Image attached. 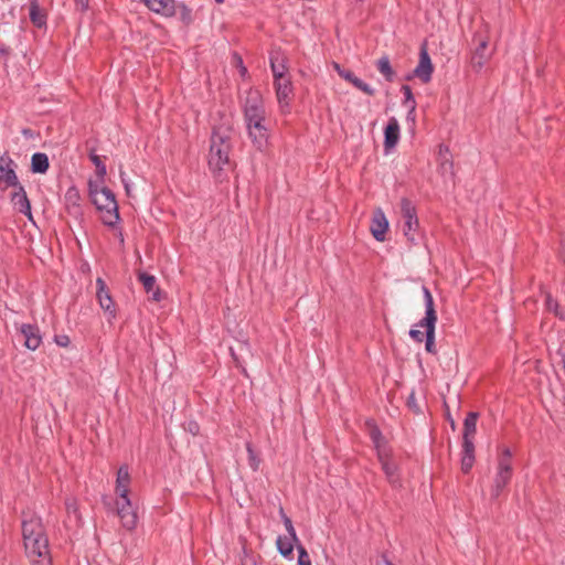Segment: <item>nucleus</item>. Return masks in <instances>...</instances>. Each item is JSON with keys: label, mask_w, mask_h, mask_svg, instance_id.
<instances>
[{"label": "nucleus", "mask_w": 565, "mask_h": 565, "mask_svg": "<svg viewBox=\"0 0 565 565\" xmlns=\"http://www.w3.org/2000/svg\"><path fill=\"white\" fill-rule=\"evenodd\" d=\"M433 64L426 49H422L418 65L413 71V76L419 78L423 83L431 79Z\"/></svg>", "instance_id": "nucleus-14"}, {"label": "nucleus", "mask_w": 565, "mask_h": 565, "mask_svg": "<svg viewBox=\"0 0 565 565\" xmlns=\"http://www.w3.org/2000/svg\"><path fill=\"white\" fill-rule=\"evenodd\" d=\"M334 70L340 77L351 83L355 88L360 89L364 94L369 96H373L375 94V89L371 85L356 77L351 71L342 68L339 64H334Z\"/></svg>", "instance_id": "nucleus-15"}, {"label": "nucleus", "mask_w": 565, "mask_h": 565, "mask_svg": "<svg viewBox=\"0 0 565 565\" xmlns=\"http://www.w3.org/2000/svg\"><path fill=\"white\" fill-rule=\"evenodd\" d=\"M295 542H298V537L294 539L292 536H288V535L287 536H278L277 541H276L278 552L284 557L291 556Z\"/></svg>", "instance_id": "nucleus-27"}, {"label": "nucleus", "mask_w": 565, "mask_h": 565, "mask_svg": "<svg viewBox=\"0 0 565 565\" xmlns=\"http://www.w3.org/2000/svg\"><path fill=\"white\" fill-rule=\"evenodd\" d=\"M475 463V444L473 440H462L461 470L467 473Z\"/></svg>", "instance_id": "nucleus-21"}, {"label": "nucleus", "mask_w": 565, "mask_h": 565, "mask_svg": "<svg viewBox=\"0 0 565 565\" xmlns=\"http://www.w3.org/2000/svg\"><path fill=\"white\" fill-rule=\"evenodd\" d=\"M76 7L81 11H85L88 8V0H74Z\"/></svg>", "instance_id": "nucleus-44"}, {"label": "nucleus", "mask_w": 565, "mask_h": 565, "mask_svg": "<svg viewBox=\"0 0 565 565\" xmlns=\"http://www.w3.org/2000/svg\"><path fill=\"white\" fill-rule=\"evenodd\" d=\"M276 96L280 108L289 106L290 96L292 94V83L289 76L274 79Z\"/></svg>", "instance_id": "nucleus-12"}, {"label": "nucleus", "mask_w": 565, "mask_h": 565, "mask_svg": "<svg viewBox=\"0 0 565 565\" xmlns=\"http://www.w3.org/2000/svg\"><path fill=\"white\" fill-rule=\"evenodd\" d=\"M401 214L403 220V233L412 244L418 243L419 221L415 205L406 198L401 200Z\"/></svg>", "instance_id": "nucleus-5"}, {"label": "nucleus", "mask_w": 565, "mask_h": 565, "mask_svg": "<svg viewBox=\"0 0 565 565\" xmlns=\"http://www.w3.org/2000/svg\"><path fill=\"white\" fill-rule=\"evenodd\" d=\"M281 518H282V522L286 527V531L288 533V536H292L294 539H296L297 534H296V531H295L291 520L282 511H281Z\"/></svg>", "instance_id": "nucleus-36"}, {"label": "nucleus", "mask_w": 565, "mask_h": 565, "mask_svg": "<svg viewBox=\"0 0 565 565\" xmlns=\"http://www.w3.org/2000/svg\"><path fill=\"white\" fill-rule=\"evenodd\" d=\"M409 337L417 342H423L425 334L418 329H411Z\"/></svg>", "instance_id": "nucleus-41"}, {"label": "nucleus", "mask_w": 565, "mask_h": 565, "mask_svg": "<svg viewBox=\"0 0 565 565\" xmlns=\"http://www.w3.org/2000/svg\"><path fill=\"white\" fill-rule=\"evenodd\" d=\"M298 565H311L310 556L302 545H298Z\"/></svg>", "instance_id": "nucleus-35"}, {"label": "nucleus", "mask_w": 565, "mask_h": 565, "mask_svg": "<svg viewBox=\"0 0 565 565\" xmlns=\"http://www.w3.org/2000/svg\"><path fill=\"white\" fill-rule=\"evenodd\" d=\"M54 342L62 348L68 347L71 343L70 337L66 334H57L54 337Z\"/></svg>", "instance_id": "nucleus-39"}, {"label": "nucleus", "mask_w": 565, "mask_h": 565, "mask_svg": "<svg viewBox=\"0 0 565 565\" xmlns=\"http://www.w3.org/2000/svg\"><path fill=\"white\" fill-rule=\"evenodd\" d=\"M232 129L230 126L222 125L214 128L211 136L209 166L213 171H222L230 164V151Z\"/></svg>", "instance_id": "nucleus-3"}, {"label": "nucleus", "mask_w": 565, "mask_h": 565, "mask_svg": "<svg viewBox=\"0 0 565 565\" xmlns=\"http://www.w3.org/2000/svg\"><path fill=\"white\" fill-rule=\"evenodd\" d=\"M89 158H90L92 162L95 164V167H96V168H97V167H99L100 164H104V163L102 162L100 157H99V156H97V154H95V153H90V154H89Z\"/></svg>", "instance_id": "nucleus-47"}, {"label": "nucleus", "mask_w": 565, "mask_h": 565, "mask_svg": "<svg viewBox=\"0 0 565 565\" xmlns=\"http://www.w3.org/2000/svg\"><path fill=\"white\" fill-rule=\"evenodd\" d=\"M545 305L548 311L553 312L561 320H565L564 311L559 308L558 302L555 299H553L551 295L546 296Z\"/></svg>", "instance_id": "nucleus-32"}, {"label": "nucleus", "mask_w": 565, "mask_h": 565, "mask_svg": "<svg viewBox=\"0 0 565 565\" xmlns=\"http://www.w3.org/2000/svg\"><path fill=\"white\" fill-rule=\"evenodd\" d=\"M399 140V124L395 117H391L384 130L385 149L394 148Z\"/></svg>", "instance_id": "nucleus-18"}, {"label": "nucleus", "mask_w": 565, "mask_h": 565, "mask_svg": "<svg viewBox=\"0 0 565 565\" xmlns=\"http://www.w3.org/2000/svg\"><path fill=\"white\" fill-rule=\"evenodd\" d=\"M388 230V221L384 214V212L381 209H377L373 213L370 231L373 235V237L377 242H384L385 241V234Z\"/></svg>", "instance_id": "nucleus-13"}, {"label": "nucleus", "mask_w": 565, "mask_h": 565, "mask_svg": "<svg viewBox=\"0 0 565 565\" xmlns=\"http://www.w3.org/2000/svg\"><path fill=\"white\" fill-rule=\"evenodd\" d=\"M50 167L49 157L43 152H35L31 157V171L33 173H45Z\"/></svg>", "instance_id": "nucleus-25"}, {"label": "nucleus", "mask_w": 565, "mask_h": 565, "mask_svg": "<svg viewBox=\"0 0 565 565\" xmlns=\"http://www.w3.org/2000/svg\"><path fill=\"white\" fill-rule=\"evenodd\" d=\"M382 469L391 484H398L397 466L390 457L388 450H380L377 455Z\"/></svg>", "instance_id": "nucleus-16"}, {"label": "nucleus", "mask_w": 565, "mask_h": 565, "mask_svg": "<svg viewBox=\"0 0 565 565\" xmlns=\"http://www.w3.org/2000/svg\"><path fill=\"white\" fill-rule=\"evenodd\" d=\"M269 61L274 79L288 76L285 57L279 52H273Z\"/></svg>", "instance_id": "nucleus-23"}, {"label": "nucleus", "mask_w": 565, "mask_h": 565, "mask_svg": "<svg viewBox=\"0 0 565 565\" xmlns=\"http://www.w3.org/2000/svg\"><path fill=\"white\" fill-rule=\"evenodd\" d=\"M477 419H478V414L477 413H469L467 415V417L465 418V422H463V437L462 439L463 440H472L473 438V435L476 434V430H477Z\"/></svg>", "instance_id": "nucleus-28"}, {"label": "nucleus", "mask_w": 565, "mask_h": 565, "mask_svg": "<svg viewBox=\"0 0 565 565\" xmlns=\"http://www.w3.org/2000/svg\"><path fill=\"white\" fill-rule=\"evenodd\" d=\"M244 119L249 139L255 148L264 150L268 145L269 128L262 97L250 93L244 104Z\"/></svg>", "instance_id": "nucleus-1"}, {"label": "nucleus", "mask_w": 565, "mask_h": 565, "mask_svg": "<svg viewBox=\"0 0 565 565\" xmlns=\"http://www.w3.org/2000/svg\"><path fill=\"white\" fill-rule=\"evenodd\" d=\"M15 191L11 194L12 204L19 210L20 213L31 218V204L28 199L24 186L20 183L14 186Z\"/></svg>", "instance_id": "nucleus-17"}, {"label": "nucleus", "mask_w": 565, "mask_h": 565, "mask_svg": "<svg viewBox=\"0 0 565 565\" xmlns=\"http://www.w3.org/2000/svg\"><path fill=\"white\" fill-rule=\"evenodd\" d=\"M438 160L441 161H450L449 148L445 145L439 146L438 150Z\"/></svg>", "instance_id": "nucleus-38"}, {"label": "nucleus", "mask_w": 565, "mask_h": 565, "mask_svg": "<svg viewBox=\"0 0 565 565\" xmlns=\"http://www.w3.org/2000/svg\"><path fill=\"white\" fill-rule=\"evenodd\" d=\"M96 173H97V177L103 179L106 173H107V169H106V166L105 164H100L99 167L96 168Z\"/></svg>", "instance_id": "nucleus-46"}, {"label": "nucleus", "mask_w": 565, "mask_h": 565, "mask_svg": "<svg viewBox=\"0 0 565 565\" xmlns=\"http://www.w3.org/2000/svg\"><path fill=\"white\" fill-rule=\"evenodd\" d=\"M224 0H215L216 3H222Z\"/></svg>", "instance_id": "nucleus-49"}, {"label": "nucleus", "mask_w": 565, "mask_h": 565, "mask_svg": "<svg viewBox=\"0 0 565 565\" xmlns=\"http://www.w3.org/2000/svg\"><path fill=\"white\" fill-rule=\"evenodd\" d=\"M141 2L154 13L162 14L164 17H171L174 14L173 0H141Z\"/></svg>", "instance_id": "nucleus-19"}, {"label": "nucleus", "mask_w": 565, "mask_h": 565, "mask_svg": "<svg viewBox=\"0 0 565 565\" xmlns=\"http://www.w3.org/2000/svg\"><path fill=\"white\" fill-rule=\"evenodd\" d=\"M402 92L404 94V100H403L404 106L405 107H409V105L416 106V102H415V98H414L411 87L408 85H403Z\"/></svg>", "instance_id": "nucleus-34"}, {"label": "nucleus", "mask_w": 565, "mask_h": 565, "mask_svg": "<svg viewBox=\"0 0 565 565\" xmlns=\"http://www.w3.org/2000/svg\"><path fill=\"white\" fill-rule=\"evenodd\" d=\"M102 212V222L109 227L115 226L119 221L118 205H116L115 211L113 209H103L99 210Z\"/></svg>", "instance_id": "nucleus-30"}, {"label": "nucleus", "mask_w": 565, "mask_h": 565, "mask_svg": "<svg viewBox=\"0 0 565 565\" xmlns=\"http://www.w3.org/2000/svg\"><path fill=\"white\" fill-rule=\"evenodd\" d=\"M511 457V450L509 448H504L498 461L497 473L491 489L492 498L499 497L512 477Z\"/></svg>", "instance_id": "nucleus-6"}, {"label": "nucleus", "mask_w": 565, "mask_h": 565, "mask_svg": "<svg viewBox=\"0 0 565 565\" xmlns=\"http://www.w3.org/2000/svg\"><path fill=\"white\" fill-rule=\"evenodd\" d=\"M377 565H393L385 556L377 562Z\"/></svg>", "instance_id": "nucleus-48"}, {"label": "nucleus", "mask_w": 565, "mask_h": 565, "mask_svg": "<svg viewBox=\"0 0 565 565\" xmlns=\"http://www.w3.org/2000/svg\"><path fill=\"white\" fill-rule=\"evenodd\" d=\"M89 194L98 210L113 209V211H115L116 205H118L115 194L108 188L99 189L97 185H94L93 182H89Z\"/></svg>", "instance_id": "nucleus-8"}, {"label": "nucleus", "mask_w": 565, "mask_h": 565, "mask_svg": "<svg viewBox=\"0 0 565 565\" xmlns=\"http://www.w3.org/2000/svg\"><path fill=\"white\" fill-rule=\"evenodd\" d=\"M139 280L141 281L145 290L148 294H151L152 300L159 301L161 298V294L160 289L156 286V277L147 273H141L139 275Z\"/></svg>", "instance_id": "nucleus-24"}, {"label": "nucleus", "mask_w": 565, "mask_h": 565, "mask_svg": "<svg viewBox=\"0 0 565 565\" xmlns=\"http://www.w3.org/2000/svg\"><path fill=\"white\" fill-rule=\"evenodd\" d=\"M66 200L72 202L76 207H79L76 203L79 200V195L75 189H70L66 193Z\"/></svg>", "instance_id": "nucleus-40"}, {"label": "nucleus", "mask_w": 565, "mask_h": 565, "mask_svg": "<svg viewBox=\"0 0 565 565\" xmlns=\"http://www.w3.org/2000/svg\"><path fill=\"white\" fill-rule=\"evenodd\" d=\"M192 435H196L199 433V425L195 422H190L186 428Z\"/></svg>", "instance_id": "nucleus-45"}, {"label": "nucleus", "mask_w": 565, "mask_h": 565, "mask_svg": "<svg viewBox=\"0 0 565 565\" xmlns=\"http://www.w3.org/2000/svg\"><path fill=\"white\" fill-rule=\"evenodd\" d=\"M15 168L17 163L9 156L0 157V188H14L20 184Z\"/></svg>", "instance_id": "nucleus-7"}, {"label": "nucleus", "mask_w": 565, "mask_h": 565, "mask_svg": "<svg viewBox=\"0 0 565 565\" xmlns=\"http://www.w3.org/2000/svg\"><path fill=\"white\" fill-rule=\"evenodd\" d=\"M370 437L372 439V443L374 444V447L376 448L377 455L380 454V450H387L384 437L382 436V433L376 426H371Z\"/></svg>", "instance_id": "nucleus-31"}, {"label": "nucleus", "mask_w": 565, "mask_h": 565, "mask_svg": "<svg viewBox=\"0 0 565 565\" xmlns=\"http://www.w3.org/2000/svg\"><path fill=\"white\" fill-rule=\"evenodd\" d=\"M440 164V169L443 171V173H449L450 175H452V162L451 161H441L439 162Z\"/></svg>", "instance_id": "nucleus-42"}, {"label": "nucleus", "mask_w": 565, "mask_h": 565, "mask_svg": "<svg viewBox=\"0 0 565 565\" xmlns=\"http://www.w3.org/2000/svg\"><path fill=\"white\" fill-rule=\"evenodd\" d=\"M408 108V113H407V116H406V119L407 121H412V122H415V109H416V106L415 105H409Z\"/></svg>", "instance_id": "nucleus-43"}, {"label": "nucleus", "mask_w": 565, "mask_h": 565, "mask_svg": "<svg viewBox=\"0 0 565 565\" xmlns=\"http://www.w3.org/2000/svg\"><path fill=\"white\" fill-rule=\"evenodd\" d=\"M489 56L490 53L488 52V42L481 40L471 57L472 67L478 71L481 70L486 64L487 60L489 58Z\"/></svg>", "instance_id": "nucleus-22"}, {"label": "nucleus", "mask_w": 565, "mask_h": 565, "mask_svg": "<svg viewBox=\"0 0 565 565\" xmlns=\"http://www.w3.org/2000/svg\"><path fill=\"white\" fill-rule=\"evenodd\" d=\"M120 181L125 188L127 195H131L134 184L129 177L126 174V172L122 170H120Z\"/></svg>", "instance_id": "nucleus-37"}, {"label": "nucleus", "mask_w": 565, "mask_h": 565, "mask_svg": "<svg viewBox=\"0 0 565 565\" xmlns=\"http://www.w3.org/2000/svg\"><path fill=\"white\" fill-rule=\"evenodd\" d=\"M96 296L100 308L108 315L109 319H114L116 317V308L109 290L107 289L106 282L103 278L98 277L96 279Z\"/></svg>", "instance_id": "nucleus-11"}, {"label": "nucleus", "mask_w": 565, "mask_h": 565, "mask_svg": "<svg viewBox=\"0 0 565 565\" xmlns=\"http://www.w3.org/2000/svg\"><path fill=\"white\" fill-rule=\"evenodd\" d=\"M246 450H247V454H248V462H249V466L250 468L256 471L259 467V459L258 457L256 456L252 445L249 443L246 444Z\"/></svg>", "instance_id": "nucleus-33"}, {"label": "nucleus", "mask_w": 565, "mask_h": 565, "mask_svg": "<svg viewBox=\"0 0 565 565\" xmlns=\"http://www.w3.org/2000/svg\"><path fill=\"white\" fill-rule=\"evenodd\" d=\"M377 71L385 77L387 82H392L394 79V71L391 66L390 58L387 56H382L376 63Z\"/></svg>", "instance_id": "nucleus-29"}, {"label": "nucleus", "mask_w": 565, "mask_h": 565, "mask_svg": "<svg viewBox=\"0 0 565 565\" xmlns=\"http://www.w3.org/2000/svg\"><path fill=\"white\" fill-rule=\"evenodd\" d=\"M25 553L33 565H52L49 554V541L43 533L40 518L32 516L22 522Z\"/></svg>", "instance_id": "nucleus-2"}, {"label": "nucleus", "mask_w": 565, "mask_h": 565, "mask_svg": "<svg viewBox=\"0 0 565 565\" xmlns=\"http://www.w3.org/2000/svg\"><path fill=\"white\" fill-rule=\"evenodd\" d=\"M425 301V317L417 323V327L425 329V349L429 353H435V324L437 315L434 308V299L427 287H423Z\"/></svg>", "instance_id": "nucleus-4"}, {"label": "nucleus", "mask_w": 565, "mask_h": 565, "mask_svg": "<svg viewBox=\"0 0 565 565\" xmlns=\"http://www.w3.org/2000/svg\"><path fill=\"white\" fill-rule=\"evenodd\" d=\"M130 473L127 466L119 467L116 478V493L118 499L128 498Z\"/></svg>", "instance_id": "nucleus-20"}, {"label": "nucleus", "mask_w": 565, "mask_h": 565, "mask_svg": "<svg viewBox=\"0 0 565 565\" xmlns=\"http://www.w3.org/2000/svg\"><path fill=\"white\" fill-rule=\"evenodd\" d=\"M18 330L20 332V337L23 339V344L26 349L35 351L41 345L42 335L38 326L22 323Z\"/></svg>", "instance_id": "nucleus-10"}, {"label": "nucleus", "mask_w": 565, "mask_h": 565, "mask_svg": "<svg viewBox=\"0 0 565 565\" xmlns=\"http://www.w3.org/2000/svg\"><path fill=\"white\" fill-rule=\"evenodd\" d=\"M117 514L121 524L127 530H132L137 525V513L128 498L118 499L116 502Z\"/></svg>", "instance_id": "nucleus-9"}, {"label": "nucleus", "mask_w": 565, "mask_h": 565, "mask_svg": "<svg viewBox=\"0 0 565 565\" xmlns=\"http://www.w3.org/2000/svg\"><path fill=\"white\" fill-rule=\"evenodd\" d=\"M29 15L31 22L38 28H42L43 25H45L46 18L44 12L41 10L38 0L30 1Z\"/></svg>", "instance_id": "nucleus-26"}]
</instances>
